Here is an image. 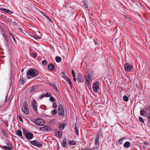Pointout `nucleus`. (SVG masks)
Here are the masks:
<instances>
[{
    "mask_svg": "<svg viewBox=\"0 0 150 150\" xmlns=\"http://www.w3.org/2000/svg\"><path fill=\"white\" fill-rule=\"evenodd\" d=\"M39 74L38 70L33 68L29 69L26 74L27 78L30 79L37 76Z\"/></svg>",
    "mask_w": 150,
    "mask_h": 150,
    "instance_id": "f257e3e1",
    "label": "nucleus"
},
{
    "mask_svg": "<svg viewBox=\"0 0 150 150\" xmlns=\"http://www.w3.org/2000/svg\"><path fill=\"white\" fill-rule=\"evenodd\" d=\"M34 122L35 124L39 126H43L45 124L44 120L41 118L36 119L35 120Z\"/></svg>",
    "mask_w": 150,
    "mask_h": 150,
    "instance_id": "f03ea898",
    "label": "nucleus"
},
{
    "mask_svg": "<svg viewBox=\"0 0 150 150\" xmlns=\"http://www.w3.org/2000/svg\"><path fill=\"white\" fill-rule=\"evenodd\" d=\"M6 146H3L2 149L4 150H13V145L9 142L6 143Z\"/></svg>",
    "mask_w": 150,
    "mask_h": 150,
    "instance_id": "7ed1b4c3",
    "label": "nucleus"
},
{
    "mask_svg": "<svg viewBox=\"0 0 150 150\" xmlns=\"http://www.w3.org/2000/svg\"><path fill=\"white\" fill-rule=\"evenodd\" d=\"M58 113L59 115L62 116V117L64 116V109L63 106L62 105H59L58 111Z\"/></svg>",
    "mask_w": 150,
    "mask_h": 150,
    "instance_id": "20e7f679",
    "label": "nucleus"
},
{
    "mask_svg": "<svg viewBox=\"0 0 150 150\" xmlns=\"http://www.w3.org/2000/svg\"><path fill=\"white\" fill-rule=\"evenodd\" d=\"M22 110L24 113L28 114L29 112V110L27 102L25 101L23 104L22 108Z\"/></svg>",
    "mask_w": 150,
    "mask_h": 150,
    "instance_id": "39448f33",
    "label": "nucleus"
},
{
    "mask_svg": "<svg viewBox=\"0 0 150 150\" xmlns=\"http://www.w3.org/2000/svg\"><path fill=\"white\" fill-rule=\"evenodd\" d=\"M29 142L31 144L36 146L38 147L42 148V144L36 140L29 141Z\"/></svg>",
    "mask_w": 150,
    "mask_h": 150,
    "instance_id": "423d86ee",
    "label": "nucleus"
},
{
    "mask_svg": "<svg viewBox=\"0 0 150 150\" xmlns=\"http://www.w3.org/2000/svg\"><path fill=\"white\" fill-rule=\"evenodd\" d=\"M100 84L98 81H96L93 84L92 86V88L93 91L95 92H97L98 91L99 89V85Z\"/></svg>",
    "mask_w": 150,
    "mask_h": 150,
    "instance_id": "0eeeda50",
    "label": "nucleus"
},
{
    "mask_svg": "<svg viewBox=\"0 0 150 150\" xmlns=\"http://www.w3.org/2000/svg\"><path fill=\"white\" fill-rule=\"evenodd\" d=\"M23 134L28 139H31L34 137L33 134L30 132H23Z\"/></svg>",
    "mask_w": 150,
    "mask_h": 150,
    "instance_id": "6e6552de",
    "label": "nucleus"
},
{
    "mask_svg": "<svg viewBox=\"0 0 150 150\" xmlns=\"http://www.w3.org/2000/svg\"><path fill=\"white\" fill-rule=\"evenodd\" d=\"M124 68L126 71L130 72L132 71L133 67L131 65L126 63L124 65Z\"/></svg>",
    "mask_w": 150,
    "mask_h": 150,
    "instance_id": "1a4fd4ad",
    "label": "nucleus"
},
{
    "mask_svg": "<svg viewBox=\"0 0 150 150\" xmlns=\"http://www.w3.org/2000/svg\"><path fill=\"white\" fill-rule=\"evenodd\" d=\"M77 81L78 83H81L84 82V79L82 74L79 73L77 76Z\"/></svg>",
    "mask_w": 150,
    "mask_h": 150,
    "instance_id": "9d476101",
    "label": "nucleus"
},
{
    "mask_svg": "<svg viewBox=\"0 0 150 150\" xmlns=\"http://www.w3.org/2000/svg\"><path fill=\"white\" fill-rule=\"evenodd\" d=\"M39 86L38 85H34L30 88V92L31 93L39 89Z\"/></svg>",
    "mask_w": 150,
    "mask_h": 150,
    "instance_id": "9b49d317",
    "label": "nucleus"
},
{
    "mask_svg": "<svg viewBox=\"0 0 150 150\" xmlns=\"http://www.w3.org/2000/svg\"><path fill=\"white\" fill-rule=\"evenodd\" d=\"M54 133L56 136L59 138H61L62 136V132L57 129L55 130Z\"/></svg>",
    "mask_w": 150,
    "mask_h": 150,
    "instance_id": "f8f14e48",
    "label": "nucleus"
},
{
    "mask_svg": "<svg viewBox=\"0 0 150 150\" xmlns=\"http://www.w3.org/2000/svg\"><path fill=\"white\" fill-rule=\"evenodd\" d=\"M3 36L5 40V43L6 46L9 45V43L8 42V37L6 35H3Z\"/></svg>",
    "mask_w": 150,
    "mask_h": 150,
    "instance_id": "ddd939ff",
    "label": "nucleus"
},
{
    "mask_svg": "<svg viewBox=\"0 0 150 150\" xmlns=\"http://www.w3.org/2000/svg\"><path fill=\"white\" fill-rule=\"evenodd\" d=\"M100 135L99 134H96V137L95 138V144L96 145H97L99 143V139Z\"/></svg>",
    "mask_w": 150,
    "mask_h": 150,
    "instance_id": "4468645a",
    "label": "nucleus"
},
{
    "mask_svg": "<svg viewBox=\"0 0 150 150\" xmlns=\"http://www.w3.org/2000/svg\"><path fill=\"white\" fill-rule=\"evenodd\" d=\"M130 143L129 142L127 141L124 143L123 146L125 148H127L130 146Z\"/></svg>",
    "mask_w": 150,
    "mask_h": 150,
    "instance_id": "2eb2a0df",
    "label": "nucleus"
},
{
    "mask_svg": "<svg viewBox=\"0 0 150 150\" xmlns=\"http://www.w3.org/2000/svg\"><path fill=\"white\" fill-rule=\"evenodd\" d=\"M48 68L52 71H53L55 69V67L53 64H50L48 66Z\"/></svg>",
    "mask_w": 150,
    "mask_h": 150,
    "instance_id": "dca6fc26",
    "label": "nucleus"
},
{
    "mask_svg": "<svg viewBox=\"0 0 150 150\" xmlns=\"http://www.w3.org/2000/svg\"><path fill=\"white\" fill-rule=\"evenodd\" d=\"M67 140L66 137H64L63 139L62 145L64 147H65L67 146Z\"/></svg>",
    "mask_w": 150,
    "mask_h": 150,
    "instance_id": "f3484780",
    "label": "nucleus"
},
{
    "mask_svg": "<svg viewBox=\"0 0 150 150\" xmlns=\"http://www.w3.org/2000/svg\"><path fill=\"white\" fill-rule=\"evenodd\" d=\"M66 79L68 84L69 85L71 88H72V85L71 80L67 77H66Z\"/></svg>",
    "mask_w": 150,
    "mask_h": 150,
    "instance_id": "a211bd4d",
    "label": "nucleus"
},
{
    "mask_svg": "<svg viewBox=\"0 0 150 150\" xmlns=\"http://www.w3.org/2000/svg\"><path fill=\"white\" fill-rule=\"evenodd\" d=\"M49 128L47 126H45L44 127H41L40 128V129L42 131H47L49 130Z\"/></svg>",
    "mask_w": 150,
    "mask_h": 150,
    "instance_id": "6ab92c4d",
    "label": "nucleus"
},
{
    "mask_svg": "<svg viewBox=\"0 0 150 150\" xmlns=\"http://www.w3.org/2000/svg\"><path fill=\"white\" fill-rule=\"evenodd\" d=\"M85 79L86 80V84L88 86V87H89V83L90 81L91 80V79L87 76L86 77Z\"/></svg>",
    "mask_w": 150,
    "mask_h": 150,
    "instance_id": "aec40b11",
    "label": "nucleus"
},
{
    "mask_svg": "<svg viewBox=\"0 0 150 150\" xmlns=\"http://www.w3.org/2000/svg\"><path fill=\"white\" fill-rule=\"evenodd\" d=\"M71 73L72 74V76H73V79L74 80V81L75 82H76V78L75 74V72H74V71L73 70H72V71H71Z\"/></svg>",
    "mask_w": 150,
    "mask_h": 150,
    "instance_id": "412c9836",
    "label": "nucleus"
},
{
    "mask_svg": "<svg viewBox=\"0 0 150 150\" xmlns=\"http://www.w3.org/2000/svg\"><path fill=\"white\" fill-rule=\"evenodd\" d=\"M76 142L75 141H70L69 142V144L71 145H75L76 144Z\"/></svg>",
    "mask_w": 150,
    "mask_h": 150,
    "instance_id": "4be33fe9",
    "label": "nucleus"
},
{
    "mask_svg": "<svg viewBox=\"0 0 150 150\" xmlns=\"http://www.w3.org/2000/svg\"><path fill=\"white\" fill-rule=\"evenodd\" d=\"M126 139V138L125 137H122V138H121L119 140V141H118L119 143L120 144H123V140L124 139Z\"/></svg>",
    "mask_w": 150,
    "mask_h": 150,
    "instance_id": "5701e85b",
    "label": "nucleus"
},
{
    "mask_svg": "<svg viewBox=\"0 0 150 150\" xmlns=\"http://www.w3.org/2000/svg\"><path fill=\"white\" fill-rule=\"evenodd\" d=\"M65 127V125L64 123L61 124L59 126V128L60 130L63 129Z\"/></svg>",
    "mask_w": 150,
    "mask_h": 150,
    "instance_id": "b1692460",
    "label": "nucleus"
},
{
    "mask_svg": "<svg viewBox=\"0 0 150 150\" xmlns=\"http://www.w3.org/2000/svg\"><path fill=\"white\" fill-rule=\"evenodd\" d=\"M55 60L57 62H61L62 59L59 56H57L55 57Z\"/></svg>",
    "mask_w": 150,
    "mask_h": 150,
    "instance_id": "393cba45",
    "label": "nucleus"
},
{
    "mask_svg": "<svg viewBox=\"0 0 150 150\" xmlns=\"http://www.w3.org/2000/svg\"><path fill=\"white\" fill-rule=\"evenodd\" d=\"M75 132L76 133L77 135H79V131L78 128L76 125H75Z\"/></svg>",
    "mask_w": 150,
    "mask_h": 150,
    "instance_id": "a878e982",
    "label": "nucleus"
},
{
    "mask_svg": "<svg viewBox=\"0 0 150 150\" xmlns=\"http://www.w3.org/2000/svg\"><path fill=\"white\" fill-rule=\"evenodd\" d=\"M1 131L2 132L3 134V135L6 137H7L8 136L6 132V131L4 130V129H1Z\"/></svg>",
    "mask_w": 150,
    "mask_h": 150,
    "instance_id": "bb28decb",
    "label": "nucleus"
},
{
    "mask_svg": "<svg viewBox=\"0 0 150 150\" xmlns=\"http://www.w3.org/2000/svg\"><path fill=\"white\" fill-rule=\"evenodd\" d=\"M83 5L86 8H88V5L86 1H83Z\"/></svg>",
    "mask_w": 150,
    "mask_h": 150,
    "instance_id": "cd10ccee",
    "label": "nucleus"
},
{
    "mask_svg": "<svg viewBox=\"0 0 150 150\" xmlns=\"http://www.w3.org/2000/svg\"><path fill=\"white\" fill-rule=\"evenodd\" d=\"M4 11L6 13H7L9 14H13V13L12 11H11L10 10H2Z\"/></svg>",
    "mask_w": 150,
    "mask_h": 150,
    "instance_id": "c85d7f7f",
    "label": "nucleus"
},
{
    "mask_svg": "<svg viewBox=\"0 0 150 150\" xmlns=\"http://www.w3.org/2000/svg\"><path fill=\"white\" fill-rule=\"evenodd\" d=\"M16 133L17 135L19 136H21L22 135V132L20 130H17Z\"/></svg>",
    "mask_w": 150,
    "mask_h": 150,
    "instance_id": "c756f323",
    "label": "nucleus"
},
{
    "mask_svg": "<svg viewBox=\"0 0 150 150\" xmlns=\"http://www.w3.org/2000/svg\"><path fill=\"white\" fill-rule=\"evenodd\" d=\"M57 113V111L55 109H54L51 112V113L52 115H54Z\"/></svg>",
    "mask_w": 150,
    "mask_h": 150,
    "instance_id": "7c9ffc66",
    "label": "nucleus"
},
{
    "mask_svg": "<svg viewBox=\"0 0 150 150\" xmlns=\"http://www.w3.org/2000/svg\"><path fill=\"white\" fill-rule=\"evenodd\" d=\"M32 106L33 105H37V102L35 100H33L32 103Z\"/></svg>",
    "mask_w": 150,
    "mask_h": 150,
    "instance_id": "2f4dec72",
    "label": "nucleus"
},
{
    "mask_svg": "<svg viewBox=\"0 0 150 150\" xmlns=\"http://www.w3.org/2000/svg\"><path fill=\"white\" fill-rule=\"evenodd\" d=\"M33 37L36 40L39 39L40 38V37L36 35H33Z\"/></svg>",
    "mask_w": 150,
    "mask_h": 150,
    "instance_id": "473e14b6",
    "label": "nucleus"
},
{
    "mask_svg": "<svg viewBox=\"0 0 150 150\" xmlns=\"http://www.w3.org/2000/svg\"><path fill=\"white\" fill-rule=\"evenodd\" d=\"M146 113V111H144L143 110H141L140 111V114L142 116H144Z\"/></svg>",
    "mask_w": 150,
    "mask_h": 150,
    "instance_id": "72a5a7b5",
    "label": "nucleus"
},
{
    "mask_svg": "<svg viewBox=\"0 0 150 150\" xmlns=\"http://www.w3.org/2000/svg\"><path fill=\"white\" fill-rule=\"evenodd\" d=\"M37 54L36 53H32L30 54V56L34 58H35L37 57Z\"/></svg>",
    "mask_w": 150,
    "mask_h": 150,
    "instance_id": "f704fd0d",
    "label": "nucleus"
},
{
    "mask_svg": "<svg viewBox=\"0 0 150 150\" xmlns=\"http://www.w3.org/2000/svg\"><path fill=\"white\" fill-rule=\"evenodd\" d=\"M123 99L124 101L126 102L127 101L129 100L128 97L126 96H123Z\"/></svg>",
    "mask_w": 150,
    "mask_h": 150,
    "instance_id": "c9c22d12",
    "label": "nucleus"
},
{
    "mask_svg": "<svg viewBox=\"0 0 150 150\" xmlns=\"http://www.w3.org/2000/svg\"><path fill=\"white\" fill-rule=\"evenodd\" d=\"M2 121L3 122L4 124L7 127H8V122L6 120H3Z\"/></svg>",
    "mask_w": 150,
    "mask_h": 150,
    "instance_id": "e433bc0d",
    "label": "nucleus"
},
{
    "mask_svg": "<svg viewBox=\"0 0 150 150\" xmlns=\"http://www.w3.org/2000/svg\"><path fill=\"white\" fill-rule=\"evenodd\" d=\"M42 63L44 65H47V62L46 61L44 60L42 61Z\"/></svg>",
    "mask_w": 150,
    "mask_h": 150,
    "instance_id": "4c0bfd02",
    "label": "nucleus"
},
{
    "mask_svg": "<svg viewBox=\"0 0 150 150\" xmlns=\"http://www.w3.org/2000/svg\"><path fill=\"white\" fill-rule=\"evenodd\" d=\"M40 12L45 17L47 18L48 16L45 13L42 11H40Z\"/></svg>",
    "mask_w": 150,
    "mask_h": 150,
    "instance_id": "58836bf2",
    "label": "nucleus"
},
{
    "mask_svg": "<svg viewBox=\"0 0 150 150\" xmlns=\"http://www.w3.org/2000/svg\"><path fill=\"white\" fill-rule=\"evenodd\" d=\"M50 100L51 101L53 102L55 100V99L53 97H51L50 98Z\"/></svg>",
    "mask_w": 150,
    "mask_h": 150,
    "instance_id": "ea45409f",
    "label": "nucleus"
},
{
    "mask_svg": "<svg viewBox=\"0 0 150 150\" xmlns=\"http://www.w3.org/2000/svg\"><path fill=\"white\" fill-rule=\"evenodd\" d=\"M139 120L140 122H142L143 123H144V121L143 119L142 118V117H139Z\"/></svg>",
    "mask_w": 150,
    "mask_h": 150,
    "instance_id": "a19ab883",
    "label": "nucleus"
},
{
    "mask_svg": "<svg viewBox=\"0 0 150 150\" xmlns=\"http://www.w3.org/2000/svg\"><path fill=\"white\" fill-rule=\"evenodd\" d=\"M45 96L46 97H49L50 96V94L49 93H47L45 95Z\"/></svg>",
    "mask_w": 150,
    "mask_h": 150,
    "instance_id": "79ce46f5",
    "label": "nucleus"
},
{
    "mask_svg": "<svg viewBox=\"0 0 150 150\" xmlns=\"http://www.w3.org/2000/svg\"><path fill=\"white\" fill-rule=\"evenodd\" d=\"M45 96V94H42L41 95H40V96L39 97V98L40 99H42Z\"/></svg>",
    "mask_w": 150,
    "mask_h": 150,
    "instance_id": "37998d69",
    "label": "nucleus"
},
{
    "mask_svg": "<svg viewBox=\"0 0 150 150\" xmlns=\"http://www.w3.org/2000/svg\"><path fill=\"white\" fill-rule=\"evenodd\" d=\"M87 76L89 77L91 80L92 78L91 74L90 73H88V74Z\"/></svg>",
    "mask_w": 150,
    "mask_h": 150,
    "instance_id": "c03bdc74",
    "label": "nucleus"
},
{
    "mask_svg": "<svg viewBox=\"0 0 150 150\" xmlns=\"http://www.w3.org/2000/svg\"><path fill=\"white\" fill-rule=\"evenodd\" d=\"M33 108L34 109V110L35 111H37V105H33V106H32Z\"/></svg>",
    "mask_w": 150,
    "mask_h": 150,
    "instance_id": "a18cd8bd",
    "label": "nucleus"
},
{
    "mask_svg": "<svg viewBox=\"0 0 150 150\" xmlns=\"http://www.w3.org/2000/svg\"><path fill=\"white\" fill-rule=\"evenodd\" d=\"M50 85L51 86H52L54 87V90H56V91H58L57 87L55 85H51V84H50Z\"/></svg>",
    "mask_w": 150,
    "mask_h": 150,
    "instance_id": "49530a36",
    "label": "nucleus"
},
{
    "mask_svg": "<svg viewBox=\"0 0 150 150\" xmlns=\"http://www.w3.org/2000/svg\"><path fill=\"white\" fill-rule=\"evenodd\" d=\"M95 43L96 45H99V43L100 42L99 41H95L94 42Z\"/></svg>",
    "mask_w": 150,
    "mask_h": 150,
    "instance_id": "de8ad7c7",
    "label": "nucleus"
},
{
    "mask_svg": "<svg viewBox=\"0 0 150 150\" xmlns=\"http://www.w3.org/2000/svg\"><path fill=\"white\" fill-rule=\"evenodd\" d=\"M9 34L10 36L11 37L12 39L15 37L13 35V34L10 32H9Z\"/></svg>",
    "mask_w": 150,
    "mask_h": 150,
    "instance_id": "09e8293b",
    "label": "nucleus"
},
{
    "mask_svg": "<svg viewBox=\"0 0 150 150\" xmlns=\"http://www.w3.org/2000/svg\"><path fill=\"white\" fill-rule=\"evenodd\" d=\"M52 107L54 108H56L57 107V105L56 103H53L52 105Z\"/></svg>",
    "mask_w": 150,
    "mask_h": 150,
    "instance_id": "8fccbe9b",
    "label": "nucleus"
},
{
    "mask_svg": "<svg viewBox=\"0 0 150 150\" xmlns=\"http://www.w3.org/2000/svg\"><path fill=\"white\" fill-rule=\"evenodd\" d=\"M20 82H21V83L23 84L25 82V81L23 79L22 80H20Z\"/></svg>",
    "mask_w": 150,
    "mask_h": 150,
    "instance_id": "3c124183",
    "label": "nucleus"
},
{
    "mask_svg": "<svg viewBox=\"0 0 150 150\" xmlns=\"http://www.w3.org/2000/svg\"><path fill=\"white\" fill-rule=\"evenodd\" d=\"M148 119L150 121V112L149 113L148 115Z\"/></svg>",
    "mask_w": 150,
    "mask_h": 150,
    "instance_id": "603ef678",
    "label": "nucleus"
},
{
    "mask_svg": "<svg viewBox=\"0 0 150 150\" xmlns=\"http://www.w3.org/2000/svg\"><path fill=\"white\" fill-rule=\"evenodd\" d=\"M19 119L20 121L21 122H23V120L22 118L20 116H19Z\"/></svg>",
    "mask_w": 150,
    "mask_h": 150,
    "instance_id": "864d4df0",
    "label": "nucleus"
},
{
    "mask_svg": "<svg viewBox=\"0 0 150 150\" xmlns=\"http://www.w3.org/2000/svg\"><path fill=\"white\" fill-rule=\"evenodd\" d=\"M46 18L48 19V20L50 21V22H52V20L48 16H47Z\"/></svg>",
    "mask_w": 150,
    "mask_h": 150,
    "instance_id": "5fc2aeb1",
    "label": "nucleus"
},
{
    "mask_svg": "<svg viewBox=\"0 0 150 150\" xmlns=\"http://www.w3.org/2000/svg\"><path fill=\"white\" fill-rule=\"evenodd\" d=\"M143 144H144L145 145L147 146L148 144L146 142H144L143 143Z\"/></svg>",
    "mask_w": 150,
    "mask_h": 150,
    "instance_id": "6e6d98bb",
    "label": "nucleus"
},
{
    "mask_svg": "<svg viewBox=\"0 0 150 150\" xmlns=\"http://www.w3.org/2000/svg\"><path fill=\"white\" fill-rule=\"evenodd\" d=\"M13 40L14 41V42L16 43V40L15 39V38L14 37V38H13Z\"/></svg>",
    "mask_w": 150,
    "mask_h": 150,
    "instance_id": "4d7b16f0",
    "label": "nucleus"
},
{
    "mask_svg": "<svg viewBox=\"0 0 150 150\" xmlns=\"http://www.w3.org/2000/svg\"><path fill=\"white\" fill-rule=\"evenodd\" d=\"M85 149L86 150H92L93 149V148H91V149L85 148Z\"/></svg>",
    "mask_w": 150,
    "mask_h": 150,
    "instance_id": "13d9d810",
    "label": "nucleus"
},
{
    "mask_svg": "<svg viewBox=\"0 0 150 150\" xmlns=\"http://www.w3.org/2000/svg\"><path fill=\"white\" fill-rule=\"evenodd\" d=\"M0 9L2 10V9H6L5 8H0Z\"/></svg>",
    "mask_w": 150,
    "mask_h": 150,
    "instance_id": "bf43d9fd",
    "label": "nucleus"
},
{
    "mask_svg": "<svg viewBox=\"0 0 150 150\" xmlns=\"http://www.w3.org/2000/svg\"><path fill=\"white\" fill-rule=\"evenodd\" d=\"M81 150H86L85 149L82 148Z\"/></svg>",
    "mask_w": 150,
    "mask_h": 150,
    "instance_id": "052dcab7",
    "label": "nucleus"
},
{
    "mask_svg": "<svg viewBox=\"0 0 150 150\" xmlns=\"http://www.w3.org/2000/svg\"><path fill=\"white\" fill-rule=\"evenodd\" d=\"M23 71V69H22V72Z\"/></svg>",
    "mask_w": 150,
    "mask_h": 150,
    "instance_id": "680f3d73",
    "label": "nucleus"
},
{
    "mask_svg": "<svg viewBox=\"0 0 150 150\" xmlns=\"http://www.w3.org/2000/svg\"><path fill=\"white\" fill-rule=\"evenodd\" d=\"M35 8L36 9H37V8Z\"/></svg>",
    "mask_w": 150,
    "mask_h": 150,
    "instance_id": "e2e57ef3",
    "label": "nucleus"
}]
</instances>
